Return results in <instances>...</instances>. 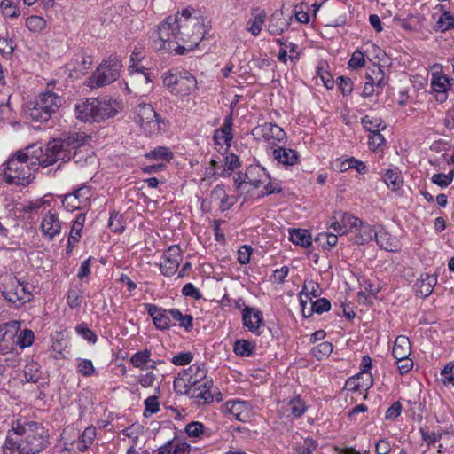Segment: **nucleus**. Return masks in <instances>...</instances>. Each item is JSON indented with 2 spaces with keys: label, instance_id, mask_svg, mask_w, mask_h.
Here are the masks:
<instances>
[{
  "label": "nucleus",
  "instance_id": "aec40b11",
  "mask_svg": "<svg viewBox=\"0 0 454 454\" xmlns=\"http://www.w3.org/2000/svg\"><path fill=\"white\" fill-rule=\"evenodd\" d=\"M92 59L83 51H78L74 58L67 64L66 68L70 75L79 76L84 74L91 67Z\"/></svg>",
  "mask_w": 454,
  "mask_h": 454
},
{
  "label": "nucleus",
  "instance_id": "0eeeda50",
  "mask_svg": "<svg viewBox=\"0 0 454 454\" xmlns=\"http://www.w3.org/2000/svg\"><path fill=\"white\" fill-rule=\"evenodd\" d=\"M133 120L148 135H154L165 129V121L160 117L152 105L139 103L133 109Z\"/></svg>",
  "mask_w": 454,
  "mask_h": 454
},
{
  "label": "nucleus",
  "instance_id": "09e8293b",
  "mask_svg": "<svg viewBox=\"0 0 454 454\" xmlns=\"http://www.w3.org/2000/svg\"><path fill=\"white\" fill-rule=\"evenodd\" d=\"M454 28V16L448 11H444L438 18L435 30L445 32Z\"/></svg>",
  "mask_w": 454,
  "mask_h": 454
},
{
  "label": "nucleus",
  "instance_id": "5fc2aeb1",
  "mask_svg": "<svg viewBox=\"0 0 454 454\" xmlns=\"http://www.w3.org/2000/svg\"><path fill=\"white\" fill-rule=\"evenodd\" d=\"M0 7L4 16L6 18L14 19L18 18L20 14L19 7L12 0H2Z\"/></svg>",
  "mask_w": 454,
  "mask_h": 454
},
{
  "label": "nucleus",
  "instance_id": "680f3d73",
  "mask_svg": "<svg viewBox=\"0 0 454 454\" xmlns=\"http://www.w3.org/2000/svg\"><path fill=\"white\" fill-rule=\"evenodd\" d=\"M77 372L84 377H90L96 372L92 361L90 359H77Z\"/></svg>",
  "mask_w": 454,
  "mask_h": 454
},
{
  "label": "nucleus",
  "instance_id": "ddd939ff",
  "mask_svg": "<svg viewBox=\"0 0 454 454\" xmlns=\"http://www.w3.org/2000/svg\"><path fill=\"white\" fill-rule=\"evenodd\" d=\"M271 157L276 165L285 169H292L300 165V154L296 150L278 145L271 148Z\"/></svg>",
  "mask_w": 454,
  "mask_h": 454
},
{
  "label": "nucleus",
  "instance_id": "6e6d98bb",
  "mask_svg": "<svg viewBox=\"0 0 454 454\" xmlns=\"http://www.w3.org/2000/svg\"><path fill=\"white\" fill-rule=\"evenodd\" d=\"M24 377L27 382L36 383L41 378L40 366L38 364H27L24 369Z\"/></svg>",
  "mask_w": 454,
  "mask_h": 454
},
{
  "label": "nucleus",
  "instance_id": "338daca9",
  "mask_svg": "<svg viewBox=\"0 0 454 454\" xmlns=\"http://www.w3.org/2000/svg\"><path fill=\"white\" fill-rule=\"evenodd\" d=\"M348 65L352 69H358L365 65L364 53L359 49H356L351 55Z\"/></svg>",
  "mask_w": 454,
  "mask_h": 454
},
{
  "label": "nucleus",
  "instance_id": "6ab92c4d",
  "mask_svg": "<svg viewBox=\"0 0 454 454\" xmlns=\"http://www.w3.org/2000/svg\"><path fill=\"white\" fill-rule=\"evenodd\" d=\"M61 228L62 224L57 213L48 211L43 215L40 229L46 239L52 240L60 233Z\"/></svg>",
  "mask_w": 454,
  "mask_h": 454
},
{
  "label": "nucleus",
  "instance_id": "3c124183",
  "mask_svg": "<svg viewBox=\"0 0 454 454\" xmlns=\"http://www.w3.org/2000/svg\"><path fill=\"white\" fill-rule=\"evenodd\" d=\"M333 350V344L328 341H324L314 347L311 353L317 360H323L328 357L332 354Z\"/></svg>",
  "mask_w": 454,
  "mask_h": 454
},
{
  "label": "nucleus",
  "instance_id": "393cba45",
  "mask_svg": "<svg viewBox=\"0 0 454 454\" xmlns=\"http://www.w3.org/2000/svg\"><path fill=\"white\" fill-rule=\"evenodd\" d=\"M52 82L48 83V86H51ZM39 101L42 102V105L46 106L48 109L51 112V114H56L57 111L63 105L64 99L61 96H59L57 92H54L49 87L46 88L45 90L41 92L37 96Z\"/></svg>",
  "mask_w": 454,
  "mask_h": 454
},
{
  "label": "nucleus",
  "instance_id": "8fccbe9b",
  "mask_svg": "<svg viewBox=\"0 0 454 454\" xmlns=\"http://www.w3.org/2000/svg\"><path fill=\"white\" fill-rule=\"evenodd\" d=\"M421 20L422 17L419 15H411L405 19L395 17L394 22H395L399 27L405 29L406 31H415L418 29V25Z\"/></svg>",
  "mask_w": 454,
  "mask_h": 454
},
{
  "label": "nucleus",
  "instance_id": "c85d7f7f",
  "mask_svg": "<svg viewBox=\"0 0 454 454\" xmlns=\"http://www.w3.org/2000/svg\"><path fill=\"white\" fill-rule=\"evenodd\" d=\"M436 283L437 278L434 275H430L428 273L422 274L416 283L417 294L421 297H427L432 294Z\"/></svg>",
  "mask_w": 454,
  "mask_h": 454
},
{
  "label": "nucleus",
  "instance_id": "de8ad7c7",
  "mask_svg": "<svg viewBox=\"0 0 454 454\" xmlns=\"http://www.w3.org/2000/svg\"><path fill=\"white\" fill-rule=\"evenodd\" d=\"M339 216H340V221L342 223V234L353 233L356 227L360 221L358 217L352 215L347 212H340Z\"/></svg>",
  "mask_w": 454,
  "mask_h": 454
},
{
  "label": "nucleus",
  "instance_id": "4c0bfd02",
  "mask_svg": "<svg viewBox=\"0 0 454 454\" xmlns=\"http://www.w3.org/2000/svg\"><path fill=\"white\" fill-rule=\"evenodd\" d=\"M152 352L145 348L133 354L129 358V363L136 368L145 370L151 362Z\"/></svg>",
  "mask_w": 454,
  "mask_h": 454
},
{
  "label": "nucleus",
  "instance_id": "5701e85b",
  "mask_svg": "<svg viewBox=\"0 0 454 454\" xmlns=\"http://www.w3.org/2000/svg\"><path fill=\"white\" fill-rule=\"evenodd\" d=\"M245 176L247 184L254 188H259L265 184L267 180H270L269 173L263 167L258 164L250 165L246 170Z\"/></svg>",
  "mask_w": 454,
  "mask_h": 454
},
{
  "label": "nucleus",
  "instance_id": "423d86ee",
  "mask_svg": "<svg viewBox=\"0 0 454 454\" xmlns=\"http://www.w3.org/2000/svg\"><path fill=\"white\" fill-rule=\"evenodd\" d=\"M3 296L15 307H20L33 298L35 286L15 276H6L2 282Z\"/></svg>",
  "mask_w": 454,
  "mask_h": 454
},
{
  "label": "nucleus",
  "instance_id": "a19ab883",
  "mask_svg": "<svg viewBox=\"0 0 454 454\" xmlns=\"http://www.w3.org/2000/svg\"><path fill=\"white\" fill-rule=\"evenodd\" d=\"M185 433L189 437L202 438L204 436L209 437L211 435L210 430L199 421H193L186 425Z\"/></svg>",
  "mask_w": 454,
  "mask_h": 454
},
{
  "label": "nucleus",
  "instance_id": "c756f323",
  "mask_svg": "<svg viewBox=\"0 0 454 454\" xmlns=\"http://www.w3.org/2000/svg\"><path fill=\"white\" fill-rule=\"evenodd\" d=\"M382 181L386 184L388 189L393 192L399 190L403 184V178L401 171L395 168L387 169L382 175Z\"/></svg>",
  "mask_w": 454,
  "mask_h": 454
},
{
  "label": "nucleus",
  "instance_id": "ea45409f",
  "mask_svg": "<svg viewBox=\"0 0 454 454\" xmlns=\"http://www.w3.org/2000/svg\"><path fill=\"white\" fill-rule=\"evenodd\" d=\"M143 59L142 51L136 49L131 56H130V65L129 67V72L132 74H141L144 75L146 82H148L149 78L147 76L146 68L140 64L141 59Z\"/></svg>",
  "mask_w": 454,
  "mask_h": 454
},
{
  "label": "nucleus",
  "instance_id": "864d4df0",
  "mask_svg": "<svg viewBox=\"0 0 454 454\" xmlns=\"http://www.w3.org/2000/svg\"><path fill=\"white\" fill-rule=\"evenodd\" d=\"M349 168L356 169L359 174H365L368 170L366 165L362 160L354 157H350L341 163V171H346Z\"/></svg>",
  "mask_w": 454,
  "mask_h": 454
},
{
  "label": "nucleus",
  "instance_id": "dca6fc26",
  "mask_svg": "<svg viewBox=\"0 0 454 454\" xmlns=\"http://www.w3.org/2000/svg\"><path fill=\"white\" fill-rule=\"evenodd\" d=\"M24 114L27 119L35 122H46L53 114L46 106L42 105L37 97L26 104Z\"/></svg>",
  "mask_w": 454,
  "mask_h": 454
},
{
  "label": "nucleus",
  "instance_id": "69168bd1",
  "mask_svg": "<svg viewBox=\"0 0 454 454\" xmlns=\"http://www.w3.org/2000/svg\"><path fill=\"white\" fill-rule=\"evenodd\" d=\"M108 225L112 231L117 233L122 232L125 229L121 215L116 212L111 213Z\"/></svg>",
  "mask_w": 454,
  "mask_h": 454
},
{
  "label": "nucleus",
  "instance_id": "2eb2a0df",
  "mask_svg": "<svg viewBox=\"0 0 454 454\" xmlns=\"http://www.w3.org/2000/svg\"><path fill=\"white\" fill-rule=\"evenodd\" d=\"M242 325L247 331L259 336L261 328L264 326L262 312L257 308L245 306L242 309Z\"/></svg>",
  "mask_w": 454,
  "mask_h": 454
},
{
  "label": "nucleus",
  "instance_id": "473e14b6",
  "mask_svg": "<svg viewBox=\"0 0 454 454\" xmlns=\"http://www.w3.org/2000/svg\"><path fill=\"white\" fill-rule=\"evenodd\" d=\"M450 86V80L446 75L433 74L431 88L434 92L439 94L440 98L438 100L441 102L447 98L446 93L449 90Z\"/></svg>",
  "mask_w": 454,
  "mask_h": 454
},
{
  "label": "nucleus",
  "instance_id": "e433bc0d",
  "mask_svg": "<svg viewBox=\"0 0 454 454\" xmlns=\"http://www.w3.org/2000/svg\"><path fill=\"white\" fill-rule=\"evenodd\" d=\"M97 435V428L93 426L87 427L79 437L78 450L81 452L86 451L93 443Z\"/></svg>",
  "mask_w": 454,
  "mask_h": 454
},
{
  "label": "nucleus",
  "instance_id": "f8f14e48",
  "mask_svg": "<svg viewBox=\"0 0 454 454\" xmlns=\"http://www.w3.org/2000/svg\"><path fill=\"white\" fill-rule=\"evenodd\" d=\"M183 260L182 249L178 245H173L164 252L161 262L160 263V272L165 277L174 276L180 266Z\"/></svg>",
  "mask_w": 454,
  "mask_h": 454
},
{
  "label": "nucleus",
  "instance_id": "f3484780",
  "mask_svg": "<svg viewBox=\"0 0 454 454\" xmlns=\"http://www.w3.org/2000/svg\"><path fill=\"white\" fill-rule=\"evenodd\" d=\"M224 412L229 413L238 421L246 422L250 419L253 411L249 402L231 400L224 403Z\"/></svg>",
  "mask_w": 454,
  "mask_h": 454
},
{
  "label": "nucleus",
  "instance_id": "58836bf2",
  "mask_svg": "<svg viewBox=\"0 0 454 454\" xmlns=\"http://www.w3.org/2000/svg\"><path fill=\"white\" fill-rule=\"evenodd\" d=\"M298 59V45L292 42L285 43V47H281L278 54V59L283 63H286L287 59L296 61Z\"/></svg>",
  "mask_w": 454,
  "mask_h": 454
},
{
  "label": "nucleus",
  "instance_id": "20e7f679",
  "mask_svg": "<svg viewBox=\"0 0 454 454\" xmlns=\"http://www.w3.org/2000/svg\"><path fill=\"white\" fill-rule=\"evenodd\" d=\"M205 364H193L179 372L174 380L176 392L187 395L199 404L214 402L213 381L207 379Z\"/></svg>",
  "mask_w": 454,
  "mask_h": 454
},
{
  "label": "nucleus",
  "instance_id": "9b49d317",
  "mask_svg": "<svg viewBox=\"0 0 454 454\" xmlns=\"http://www.w3.org/2000/svg\"><path fill=\"white\" fill-rule=\"evenodd\" d=\"M252 135L265 141H270L273 147L279 144H286L287 137L284 129L272 122H264L254 127Z\"/></svg>",
  "mask_w": 454,
  "mask_h": 454
},
{
  "label": "nucleus",
  "instance_id": "a878e982",
  "mask_svg": "<svg viewBox=\"0 0 454 454\" xmlns=\"http://www.w3.org/2000/svg\"><path fill=\"white\" fill-rule=\"evenodd\" d=\"M353 233H355V243L364 245L373 240L376 230L372 225L364 223L360 219L357 227L355 228Z\"/></svg>",
  "mask_w": 454,
  "mask_h": 454
},
{
  "label": "nucleus",
  "instance_id": "4be33fe9",
  "mask_svg": "<svg viewBox=\"0 0 454 454\" xmlns=\"http://www.w3.org/2000/svg\"><path fill=\"white\" fill-rule=\"evenodd\" d=\"M380 248L396 253L401 250V244L396 237L392 236L384 228L376 231L374 239Z\"/></svg>",
  "mask_w": 454,
  "mask_h": 454
},
{
  "label": "nucleus",
  "instance_id": "f704fd0d",
  "mask_svg": "<svg viewBox=\"0 0 454 454\" xmlns=\"http://www.w3.org/2000/svg\"><path fill=\"white\" fill-rule=\"evenodd\" d=\"M86 221V213L82 212L76 215L69 232V245H75L82 237V231Z\"/></svg>",
  "mask_w": 454,
  "mask_h": 454
},
{
  "label": "nucleus",
  "instance_id": "4d7b16f0",
  "mask_svg": "<svg viewBox=\"0 0 454 454\" xmlns=\"http://www.w3.org/2000/svg\"><path fill=\"white\" fill-rule=\"evenodd\" d=\"M26 27L33 33H38L46 27V20L37 15H32L26 20Z\"/></svg>",
  "mask_w": 454,
  "mask_h": 454
},
{
  "label": "nucleus",
  "instance_id": "603ef678",
  "mask_svg": "<svg viewBox=\"0 0 454 454\" xmlns=\"http://www.w3.org/2000/svg\"><path fill=\"white\" fill-rule=\"evenodd\" d=\"M441 381L447 387H454V362L448 363L440 372Z\"/></svg>",
  "mask_w": 454,
  "mask_h": 454
},
{
  "label": "nucleus",
  "instance_id": "7ed1b4c3",
  "mask_svg": "<svg viewBox=\"0 0 454 454\" xmlns=\"http://www.w3.org/2000/svg\"><path fill=\"white\" fill-rule=\"evenodd\" d=\"M48 444L49 434L42 424L18 419L7 431L2 454H38Z\"/></svg>",
  "mask_w": 454,
  "mask_h": 454
},
{
  "label": "nucleus",
  "instance_id": "bb28decb",
  "mask_svg": "<svg viewBox=\"0 0 454 454\" xmlns=\"http://www.w3.org/2000/svg\"><path fill=\"white\" fill-rule=\"evenodd\" d=\"M266 12L262 10H254L246 23V30L254 36H258L265 23Z\"/></svg>",
  "mask_w": 454,
  "mask_h": 454
},
{
  "label": "nucleus",
  "instance_id": "0e129e2a",
  "mask_svg": "<svg viewBox=\"0 0 454 454\" xmlns=\"http://www.w3.org/2000/svg\"><path fill=\"white\" fill-rule=\"evenodd\" d=\"M453 178H454V171H451L449 174H444V173L434 174V175H433L431 180L434 184H436L442 188H444L451 184Z\"/></svg>",
  "mask_w": 454,
  "mask_h": 454
},
{
  "label": "nucleus",
  "instance_id": "13d9d810",
  "mask_svg": "<svg viewBox=\"0 0 454 454\" xmlns=\"http://www.w3.org/2000/svg\"><path fill=\"white\" fill-rule=\"evenodd\" d=\"M316 241L319 242L324 249H331L337 244L338 236L335 233L323 232L317 236Z\"/></svg>",
  "mask_w": 454,
  "mask_h": 454
},
{
  "label": "nucleus",
  "instance_id": "b1692460",
  "mask_svg": "<svg viewBox=\"0 0 454 454\" xmlns=\"http://www.w3.org/2000/svg\"><path fill=\"white\" fill-rule=\"evenodd\" d=\"M211 199L219 201V209L222 212L231 209L237 202V197L227 193L224 184H217L211 191Z\"/></svg>",
  "mask_w": 454,
  "mask_h": 454
},
{
  "label": "nucleus",
  "instance_id": "e2e57ef3",
  "mask_svg": "<svg viewBox=\"0 0 454 454\" xmlns=\"http://www.w3.org/2000/svg\"><path fill=\"white\" fill-rule=\"evenodd\" d=\"M144 403H145L144 416L148 417V416L157 413L160 411V403L158 401V396H156L155 395L147 397Z\"/></svg>",
  "mask_w": 454,
  "mask_h": 454
},
{
  "label": "nucleus",
  "instance_id": "a18cd8bd",
  "mask_svg": "<svg viewBox=\"0 0 454 454\" xmlns=\"http://www.w3.org/2000/svg\"><path fill=\"white\" fill-rule=\"evenodd\" d=\"M223 168L222 169V177H229L231 173L240 167L239 157L234 153H228L223 158Z\"/></svg>",
  "mask_w": 454,
  "mask_h": 454
},
{
  "label": "nucleus",
  "instance_id": "412c9836",
  "mask_svg": "<svg viewBox=\"0 0 454 454\" xmlns=\"http://www.w3.org/2000/svg\"><path fill=\"white\" fill-rule=\"evenodd\" d=\"M232 125V114H230L225 116L222 127L215 130L213 138L216 145L221 146L226 145L227 147L231 146V142L233 138L231 132Z\"/></svg>",
  "mask_w": 454,
  "mask_h": 454
},
{
  "label": "nucleus",
  "instance_id": "cd10ccee",
  "mask_svg": "<svg viewBox=\"0 0 454 454\" xmlns=\"http://www.w3.org/2000/svg\"><path fill=\"white\" fill-rule=\"evenodd\" d=\"M169 319L171 327L179 326L186 332L193 328V317L192 315H184L178 309H169Z\"/></svg>",
  "mask_w": 454,
  "mask_h": 454
},
{
  "label": "nucleus",
  "instance_id": "9d476101",
  "mask_svg": "<svg viewBox=\"0 0 454 454\" xmlns=\"http://www.w3.org/2000/svg\"><path fill=\"white\" fill-rule=\"evenodd\" d=\"M93 196L90 186L82 184L73 190L72 192L59 196L65 209L73 212L75 210H84L90 207L91 198Z\"/></svg>",
  "mask_w": 454,
  "mask_h": 454
},
{
  "label": "nucleus",
  "instance_id": "37998d69",
  "mask_svg": "<svg viewBox=\"0 0 454 454\" xmlns=\"http://www.w3.org/2000/svg\"><path fill=\"white\" fill-rule=\"evenodd\" d=\"M255 349V344L247 340H237L233 345L234 353L242 357L251 356Z\"/></svg>",
  "mask_w": 454,
  "mask_h": 454
},
{
  "label": "nucleus",
  "instance_id": "49530a36",
  "mask_svg": "<svg viewBox=\"0 0 454 454\" xmlns=\"http://www.w3.org/2000/svg\"><path fill=\"white\" fill-rule=\"evenodd\" d=\"M361 122L364 128L370 133L386 129V124L380 117L365 115L362 118Z\"/></svg>",
  "mask_w": 454,
  "mask_h": 454
},
{
  "label": "nucleus",
  "instance_id": "2f4dec72",
  "mask_svg": "<svg viewBox=\"0 0 454 454\" xmlns=\"http://www.w3.org/2000/svg\"><path fill=\"white\" fill-rule=\"evenodd\" d=\"M372 368V358L368 356H364L360 364V372L353 378L349 379V382H355L361 378H365V384L363 387L372 386L373 378L370 372Z\"/></svg>",
  "mask_w": 454,
  "mask_h": 454
},
{
  "label": "nucleus",
  "instance_id": "a211bd4d",
  "mask_svg": "<svg viewBox=\"0 0 454 454\" xmlns=\"http://www.w3.org/2000/svg\"><path fill=\"white\" fill-rule=\"evenodd\" d=\"M144 307L152 317L153 324L157 330L166 331L171 328L169 309L152 303H144Z\"/></svg>",
  "mask_w": 454,
  "mask_h": 454
},
{
  "label": "nucleus",
  "instance_id": "79ce46f5",
  "mask_svg": "<svg viewBox=\"0 0 454 454\" xmlns=\"http://www.w3.org/2000/svg\"><path fill=\"white\" fill-rule=\"evenodd\" d=\"M290 415L294 418H301L307 411L305 402L300 395L291 398L286 403Z\"/></svg>",
  "mask_w": 454,
  "mask_h": 454
},
{
  "label": "nucleus",
  "instance_id": "774afa93",
  "mask_svg": "<svg viewBox=\"0 0 454 454\" xmlns=\"http://www.w3.org/2000/svg\"><path fill=\"white\" fill-rule=\"evenodd\" d=\"M385 143L384 136L380 131L376 130L375 132L370 133L369 135V146L372 151H378Z\"/></svg>",
  "mask_w": 454,
  "mask_h": 454
},
{
  "label": "nucleus",
  "instance_id": "bf43d9fd",
  "mask_svg": "<svg viewBox=\"0 0 454 454\" xmlns=\"http://www.w3.org/2000/svg\"><path fill=\"white\" fill-rule=\"evenodd\" d=\"M331 309V302L326 298H319L317 299L311 304V309L306 317L312 315V313L322 314L324 312L329 311Z\"/></svg>",
  "mask_w": 454,
  "mask_h": 454
},
{
  "label": "nucleus",
  "instance_id": "7c9ffc66",
  "mask_svg": "<svg viewBox=\"0 0 454 454\" xmlns=\"http://www.w3.org/2000/svg\"><path fill=\"white\" fill-rule=\"evenodd\" d=\"M411 353L410 340L404 335H399L395 341L392 355L395 359L406 358Z\"/></svg>",
  "mask_w": 454,
  "mask_h": 454
},
{
  "label": "nucleus",
  "instance_id": "1a4fd4ad",
  "mask_svg": "<svg viewBox=\"0 0 454 454\" xmlns=\"http://www.w3.org/2000/svg\"><path fill=\"white\" fill-rule=\"evenodd\" d=\"M121 67V62L116 55L109 56L89 78L88 85L94 89L114 82L119 78Z\"/></svg>",
  "mask_w": 454,
  "mask_h": 454
},
{
  "label": "nucleus",
  "instance_id": "f03ea898",
  "mask_svg": "<svg viewBox=\"0 0 454 454\" xmlns=\"http://www.w3.org/2000/svg\"><path fill=\"white\" fill-rule=\"evenodd\" d=\"M206 34V18L186 8L181 13L167 17L151 33L150 38L156 51L183 55L197 48Z\"/></svg>",
  "mask_w": 454,
  "mask_h": 454
},
{
  "label": "nucleus",
  "instance_id": "6e6552de",
  "mask_svg": "<svg viewBox=\"0 0 454 454\" xmlns=\"http://www.w3.org/2000/svg\"><path fill=\"white\" fill-rule=\"evenodd\" d=\"M164 86L173 95L184 97L197 90L196 78L187 71H168L162 76Z\"/></svg>",
  "mask_w": 454,
  "mask_h": 454
},
{
  "label": "nucleus",
  "instance_id": "39448f33",
  "mask_svg": "<svg viewBox=\"0 0 454 454\" xmlns=\"http://www.w3.org/2000/svg\"><path fill=\"white\" fill-rule=\"evenodd\" d=\"M77 118L82 121L100 122L114 117L119 110L114 100L88 98L75 106Z\"/></svg>",
  "mask_w": 454,
  "mask_h": 454
},
{
  "label": "nucleus",
  "instance_id": "72a5a7b5",
  "mask_svg": "<svg viewBox=\"0 0 454 454\" xmlns=\"http://www.w3.org/2000/svg\"><path fill=\"white\" fill-rule=\"evenodd\" d=\"M289 239L294 245L309 247L312 243V238L309 231L305 229H289Z\"/></svg>",
  "mask_w": 454,
  "mask_h": 454
},
{
  "label": "nucleus",
  "instance_id": "052dcab7",
  "mask_svg": "<svg viewBox=\"0 0 454 454\" xmlns=\"http://www.w3.org/2000/svg\"><path fill=\"white\" fill-rule=\"evenodd\" d=\"M35 340V334L32 330L25 329L21 331L16 339V346L19 345L20 348L30 347Z\"/></svg>",
  "mask_w": 454,
  "mask_h": 454
},
{
  "label": "nucleus",
  "instance_id": "c03bdc74",
  "mask_svg": "<svg viewBox=\"0 0 454 454\" xmlns=\"http://www.w3.org/2000/svg\"><path fill=\"white\" fill-rule=\"evenodd\" d=\"M146 159L169 162L173 157V152L167 146H158L145 154Z\"/></svg>",
  "mask_w": 454,
  "mask_h": 454
},
{
  "label": "nucleus",
  "instance_id": "f257e3e1",
  "mask_svg": "<svg viewBox=\"0 0 454 454\" xmlns=\"http://www.w3.org/2000/svg\"><path fill=\"white\" fill-rule=\"evenodd\" d=\"M86 142V136L75 133L49 142L44 152L40 147L31 151L34 146L18 151L5 161L2 180L10 185L27 186L33 180V173L40 166L46 168L71 159L75 163H81L85 160L84 151H88Z\"/></svg>",
  "mask_w": 454,
  "mask_h": 454
},
{
  "label": "nucleus",
  "instance_id": "c9c22d12",
  "mask_svg": "<svg viewBox=\"0 0 454 454\" xmlns=\"http://www.w3.org/2000/svg\"><path fill=\"white\" fill-rule=\"evenodd\" d=\"M223 160L219 155H214L205 168L204 179L222 177Z\"/></svg>",
  "mask_w": 454,
  "mask_h": 454
},
{
  "label": "nucleus",
  "instance_id": "4468645a",
  "mask_svg": "<svg viewBox=\"0 0 454 454\" xmlns=\"http://www.w3.org/2000/svg\"><path fill=\"white\" fill-rule=\"evenodd\" d=\"M17 322L0 325V355L12 354L16 349Z\"/></svg>",
  "mask_w": 454,
  "mask_h": 454
}]
</instances>
